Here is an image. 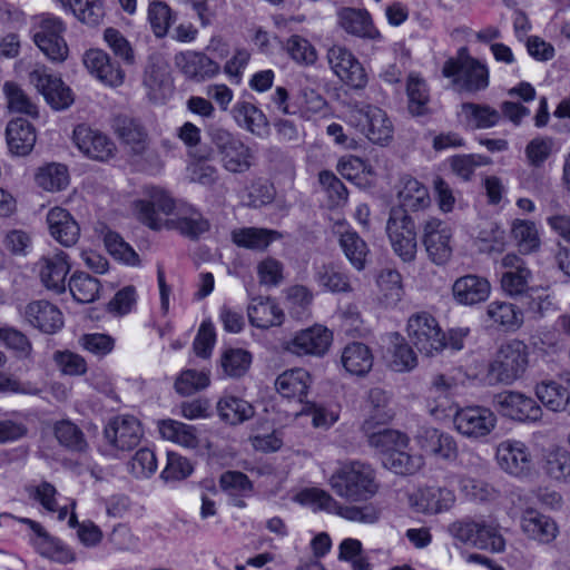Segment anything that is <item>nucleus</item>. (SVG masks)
Here are the masks:
<instances>
[{
    "label": "nucleus",
    "mask_w": 570,
    "mask_h": 570,
    "mask_svg": "<svg viewBox=\"0 0 570 570\" xmlns=\"http://www.w3.org/2000/svg\"><path fill=\"white\" fill-rule=\"evenodd\" d=\"M134 212L137 219L154 230L160 229L165 224L177 229L181 235L196 239L209 229V222L196 210L176 219L166 220L175 208L173 197L163 188L147 186L142 197L134 202Z\"/></svg>",
    "instance_id": "obj_1"
},
{
    "label": "nucleus",
    "mask_w": 570,
    "mask_h": 570,
    "mask_svg": "<svg viewBox=\"0 0 570 570\" xmlns=\"http://www.w3.org/2000/svg\"><path fill=\"white\" fill-rule=\"evenodd\" d=\"M331 489L350 502L367 501L379 491L374 469L361 461L343 464L330 478Z\"/></svg>",
    "instance_id": "obj_2"
},
{
    "label": "nucleus",
    "mask_w": 570,
    "mask_h": 570,
    "mask_svg": "<svg viewBox=\"0 0 570 570\" xmlns=\"http://www.w3.org/2000/svg\"><path fill=\"white\" fill-rule=\"evenodd\" d=\"M208 136L225 170L232 174H243L252 168L254 153L242 139L218 126L209 127Z\"/></svg>",
    "instance_id": "obj_3"
},
{
    "label": "nucleus",
    "mask_w": 570,
    "mask_h": 570,
    "mask_svg": "<svg viewBox=\"0 0 570 570\" xmlns=\"http://www.w3.org/2000/svg\"><path fill=\"white\" fill-rule=\"evenodd\" d=\"M445 78H453L460 91L475 94L485 90L489 86V70L478 59L468 55L462 48L456 58L446 60L442 68Z\"/></svg>",
    "instance_id": "obj_4"
},
{
    "label": "nucleus",
    "mask_w": 570,
    "mask_h": 570,
    "mask_svg": "<svg viewBox=\"0 0 570 570\" xmlns=\"http://www.w3.org/2000/svg\"><path fill=\"white\" fill-rule=\"evenodd\" d=\"M528 364V346L520 340H510L500 345L490 362L489 376L497 383L510 385L524 374Z\"/></svg>",
    "instance_id": "obj_5"
},
{
    "label": "nucleus",
    "mask_w": 570,
    "mask_h": 570,
    "mask_svg": "<svg viewBox=\"0 0 570 570\" xmlns=\"http://www.w3.org/2000/svg\"><path fill=\"white\" fill-rule=\"evenodd\" d=\"M66 23L50 13L41 14L32 27V39L40 51L52 62H63L69 55L65 40Z\"/></svg>",
    "instance_id": "obj_6"
},
{
    "label": "nucleus",
    "mask_w": 570,
    "mask_h": 570,
    "mask_svg": "<svg viewBox=\"0 0 570 570\" xmlns=\"http://www.w3.org/2000/svg\"><path fill=\"white\" fill-rule=\"evenodd\" d=\"M407 336L417 351L426 356L439 354L446 347V335L438 320L428 312L412 314L406 325Z\"/></svg>",
    "instance_id": "obj_7"
},
{
    "label": "nucleus",
    "mask_w": 570,
    "mask_h": 570,
    "mask_svg": "<svg viewBox=\"0 0 570 570\" xmlns=\"http://www.w3.org/2000/svg\"><path fill=\"white\" fill-rule=\"evenodd\" d=\"M348 124L373 144L385 145L393 138L391 119L383 109L373 105L355 104L348 111Z\"/></svg>",
    "instance_id": "obj_8"
},
{
    "label": "nucleus",
    "mask_w": 570,
    "mask_h": 570,
    "mask_svg": "<svg viewBox=\"0 0 570 570\" xmlns=\"http://www.w3.org/2000/svg\"><path fill=\"white\" fill-rule=\"evenodd\" d=\"M451 534L463 543L491 552H502L505 540L500 534L498 525L484 520L475 521L470 518L453 522L450 525Z\"/></svg>",
    "instance_id": "obj_9"
},
{
    "label": "nucleus",
    "mask_w": 570,
    "mask_h": 570,
    "mask_svg": "<svg viewBox=\"0 0 570 570\" xmlns=\"http://www.w3.org/2000/svg\"><path fill=\"white\" fill-rule=\"evenodd\" d=\"M386 234L395 254L403 262H412L416 255V228L404 208H391Z\"/></svg>",
    "instance_id": "obj_10"
},
{
    "label": "nucleus",
    "mask_w": 570,
    "mask_h": 570,
    "mask_svg": "<svg viewBox=\"0 0 570 570\" xmlns=\"http://www.w3.org/2000/svg\"><path fill=\"white\" fill-rule=\"evenodd\" d=\"M303 495L320 509L335 513L348 521L374 523L380 519V510L374 504H365L363 507L344 505L336 501L328 492L315 488L306 490Z\"/></svg>",
    "instance_id": "obj_11"
},
{
    "label": "nucleus",
    "mask_w": 570,
    "mask_h": 570,
    "mask_svg": "<svg viewBox=\"0 0 570 570\" xmlns=\"http://www.w3.org/2000/svg\"><path fill=\"white\" fill-rule=\"evenodd\" d=\"M455 430L470 439L489 435L497 425V415L484 406H466L455 412L453 417Z\"/></svg>",
    "instance_id": "obj_12"
},
{
    "label": "nucleus",
    "mask_w": 570,
    "mask_h": 570,
    "mask_svg": "<svg viewBox=\"0 0 570 570\" xmlns=\"http://www.w3.org/2000/svg\"><path fill=\"white\" fill-rule=\"evenodd\" d=\"M72 140L83 155L94 160L107 161L117 151L115 142L106 134L86 124L73 129Z\"/></svg>",
    "instance_id": "obj_13"
},
{
    "label": "nucleus",
    "mask_w": 570,
    "mask_h": 570,
    "mask_svg": "<svg viewBox=\"0 0 570 570\" xmlns=\"http://www.w3.org/2000/svg\"><path fill=\"white\" fill-rule=\"evenodd\" d=\"M326 57L331 69L343 82L355 89L365 87V70L348 49L335 45L327 50Z\"/></svg>",
    "instance_id": "obj_14"
},
{
    "label": "nucleus",
    "mask_w": 570,
    "mask_h": 570,
    "mask_svg": "<svg viewBox=\"0 0 570 570\" xmlns=\"http://www.w3.org/2000/svg\"><path fill=\"white\" fill-rule=\"evenodd\" d=\"M494 407L504 416L518 421H538L542 410L530 396L517 391H503L493 397Z\"/></svg>",
    "instance_id": "obj_15"
},
{
    "label": "nucleus",
    "mask_w": 570,
    "mask_h": 570,
    "mask_svg": "<svg viewBox=\"0 0 570 570\" xmlns=\"http://www.w3.org/2000/svg\"><path fill=\"white\" fill-rule=\"evenodd\" d=\"M452 229L438 218H430L423 226V244L428 256L436 265H443L452 256Z\"/></svg>",
    "instance_id": "obj_16"
},
{
    "label": "nucleus",
    "mask_w": 570,
    "mask_h": 570,
    "mask_svg": "<svg viewBox=\"0 0 570 570\" xmlns=\"http://www.w3.org/2000/svg\"><path fill=\"white\" fill-rule=\"evenodd\" d=\"M176 68L193 82H205L220 72V66L213 58L200 51L187 50L175 55Z\"/></svg>",
    "instance_id": "obj_17"
},
{
    "label": "nucleus",
    "mask_w": 570,
    "mask_h": 570,
    "mask_svg": "<svg viewBox=\"0 0 570 570\" xmlns=\"http://www.w3.org/2000/svg\"><path fill=\"white\" fill-rule=\"evenodd\" d=\"M19 315L27 324L46 334H55L63 326L61 311L45 299L32 301L20 307Z\"/></svg>",
    "instance_id": "obj_18"
},
{
    "label": "nucleus",
    "mask_w": 570,
    "mask_h": 570,
    "mask_svg": "<svg viewBox=\"0 0 570 570\" xmlns=\"http://www.w3.org/2000/svg\"><path fill=\"white\" fill-rule=\"evenodd\" d=\"M332 343V333L323 326L316 325L298 332L289 342L285 350L298 355H324Z\"/></svg>",
    "instance_id": "obj_19"
},
{
    "label": "nucleus",
    "mask_w": 570,
    "mask_h": 570,
    "mask_svg": "<svg viewBox=\"0 0 570 570\" xmlns=\"http://www.w3.org/2000/svg\"><path fill=\"white\" fill-rule=\"evenodd\" d=\"M83 65L95 78L107 86L118 87L125 80V72L119 63L101 49L86 51Z\"/></svg>",
    "instance_id": "obj_20"
},
{
    "label": "nucleus",
    "mask_w": 570,
    "mask_h": 570,
    "mask_svg": "<svg viewBox=\"0 0 570 570\" xmlns=\"http://www.w3.org/2000/svg\"><path fill=\"white\" fill-rule=\"evenodd\" d=\"M499 466L514 476H522L531 469V456L528 448L520 441L507 440L498 445L495 453Z\"/></svg>",
    "instance_id": "obj_21"
},
{
    "label": "nucleus",
    "mask_w": 570,
    "mask_h": 570,
    "mask_svg": "<svg viewBox=\"0 0 570 570\" xmlns=\"http://www.w3.org/2000/svg\"><path fill=\"white\" fill-rule=\"evenodd\" d=\"M38 266L41 283L47 289L57 294L66 291V277L70 271L67 253L56 250L51 255L43 256Z\"/></svg>",
    "instance_id": "obj_22"
},
{
    "label": "nucleus",
    "mask_w": 570,
    "mask_h": 570,
    "mask_svg": "<svg viewBox=\"0 0 570 570\" xmlns=\"http://www.w3.org/2000/svg\"><path fill=\"white\" fill-rule=\"evenodd\" d=\"M141 435L140 423L131 415L115 417L105 429L108 442L122 451H129L138 445Z\"/></svg>",
    "instance_id": "obj_23"
},
{
    "label": "nucleus",
    "mask_w": 570,
    "mask_h": 570,
    "mask_svg": "<svg viewBox=\"0 0 570 570\" xmlns=\"http://www.w3.org/2000/svg\"><path fill=\"white\" fill-rule=\"evenodd\" d=\"M47 224L51 237L60 245L71 247L77 244L80 226L67 209L51 208L47 214Z\"/></svg>",
    "instance_id": "obj_24"
},
{
    "label": "nucleus",
    "mask_w": 570,
    "mask_h": 570,
    "mask_svg": "<svg viewBox=\"0 0 570 570\" xmlns=\"http://www.w3.org/2000/svg\"><path fill=\"white\" fill-rule=\"evenodd\" d=\"M490 293V282L474 274L461 276L452 285L453 297L460 305L473 306L485 302Z\"/></svg>",
    "instance_id": "obj_25"
},
{
    "label": "nucleus",
    "mask_w": 570,
    "mask_h": 570,
    "mask_svg": "<svg viewBox=\"0 0 570 570\" xmlns=\"http://www.w3.org/2000/svg\"><path fill=\"white\" fill-rule=\"evenodd\" d=\"M385 424L372 423V421L363 422L362 431L367 438L368 444L386 455L399 448H406L409 438L396 430L383 428Z\"/></svg>",
    "instance_id": "obj_26"
},
{
    "label": "nucleus",
    "mask_w": 570,
    "mask_h": 570,
    "mask_svg": "<svg viewBox=\"0 0 570 570\" xmlns=\"http://www.w3.org/2000/svg\"><path fill=\"white\" fill-rule=\"evenodd\" d=\"M520 525L522 532L530 540L541 544L552 542L559 533V528L553 519L533 509H528L523 512Z\"/></svg>",
    "instance_id": "obj_27"
},
{
    "label": "nucleus",
    "mask_w": 570,
    "mask_h": 570,
    "mask_svg": "<svg viewBox=\"0 0 570 570\" xmlns=\"http://www.w3.org/2000/svg\"><path fill=\"white\" fill-rule=\"evenodd\" d=\"M411 501L416 511L436 514L448 511L454 504L455 495L446 488L428 487L414 493Z\"/></svg>",
    "instance_id": "obj_28"
},
{
    "label": "nucleus",
    "mask_w": 570,
    "mask_h": 570,
    "mask_svg": "<svg viewBox=\"0 0 570 570\" xmlns=\"http://www.w3.org/2000/svg\"><path fill=\"white\" fill-rule=\"evenodd\" d=\"M314 281L325 292L348 294L354 291L348 274L337 264L323 263L314 266Z\"/></svg>",
    "instance_id": "obj_29"
},
{
    "label": "nucleus",
    "mask_w": 570,
    "mask_h": 570,
    "mask_svg": "<svg viewBox=\"0 0 570 570\" xmlns=\"http://www.w3.org/2000/svg\"><path fill=\"white\" fill-rule=\"evenodd\" d=\"M338 23L350 35L371 40L382 39L366 10L343 8L338 11Z\"/></svg>",
    "instance_id": "obj_30"
},
{
    "label": "nucleus",
    "mask_w": 570,
    "mask_h": 570,
    "mask_svg": "<svg viewBox=\"0 0 570 570\" xmlns=\"http://www.w3.org/2000/svg\"><path fill=\"white\" fill-rule=\"evenodd\" d=\"M396 188L400 206L394 208H404L406 213L407 210L416 212L426 208L431 203L428 188L416 178L403 176Z\"/></svg>",
    "instance_id": "obj_31"
},
{
    "label": "nucleus",
    "mask_w": 570,
    "mask_h": 570,
    "mask_svg": "<svg viewBox=\"0 0 570 570\" xmlns=\"http://www.w3.org/2000/svg\"><path fill=\"white\" fill-rule=\"evenodd\" d=\"M416 439L425 452L439 455L445 460H454L458 456V446L453 436L435 428H421Z\"/></svg>",
    "instance_id": "obj_32"
},
{
    "label": "nucleus",
    "mask_w": 570,
    "mask_h": 570,
    "mask_svg": "<svg viewBox=\"0 0 570 570\" xmlns=\"http://www.w3.org/2000/svg\"><path fill=\"white\" fill-rule=\"evenodd\" d=\"M6 134L12 155L27 156L33 149L37 140L36 130L27 119H12L7 126Z\"/></svg>",
    "instance_id": "obj_33"
},
{
    "label": "nucleus",
    "mask_w": 570,
    "mask_h": 570,
    "mask_svg": "<svg viewBox=\"0 0 570 570\" xmlns=\"http://www.w3.org/2000/svg\"><path fill=\"white\" fill-rule=\"evenodd\" d=\"M485 322L505 331H515L523 323V314L514 304L503 301L491 302L485 309Z\"/></svg>",
    "instance_id": "obj_34"
},
{
    "label": "nucleus",
    "mask_w": 570,
    "mask_h": 570,
    "mask_svg": "<svg viewBox=\"0 0 570 570\" xmlns=\"http://www.w3.org/2000/svg\"><path fill=\"white\" fill-rule=\"evenodd\" d=\"M247 315L250 324L258 328L279 326L284 321V312L271 298H254L248 305Z\"/></svg>",
    "instance_id": "obj_35"
},
{
    "label": "nucleus",
    "mask_w": 570,
    "mask_h": 570,
    "mask_svg": "<svg viewBox=\"0 0 570 570\" xmlns=\"http://www.w3.org/2000/svg\"><path fill=\"white\" fill-rule=\"evenodd\" d=\"M282 237L274 229L243 227L232 232V240L238 246L250 250L263 252L276 239Z\"/></svg>",
    "instance_id": "obj_36"
},
{
    "label": "nucleus",
    "mask_w": 570,
    "mask_h": 570,
    "mask_svg": "<svg viewBox=\"0 0 570 570\" xmlns=\"http://www.w3.org/2000/svg\"><path fill=\"white\" fill-rule=\"evenodd\" d=\"M311 384V375L304 368H292L277 376L276 391L287 399H297L303 402Z\"/></svg>",
    "instance_id": "obj_37"
},
{
    "label": "nucleus",
    "mask_w": 570,
    "mask_h": 570,
    "mask_svg": "<svg viewBox=\"0 0 570 570\" xmlns=\"http://www.w3.org/2000/svg\"><path fill=\"white\" fill-rule=\"evenodd\" d=\"M341 362L350 374L364 376L373 366V355L367 345L353 342L344 347Z\"/></svg>",
    "instance_id": "obj_38"
},
{
    "label": "nucleus",
    "mask_w": 570,
    "mask_h": 570,
    "mask_svg": "<svg viewBox=\"0 0 570 570\" xmlns=\"http://www.w3.org/2000/svg\"><path fill=\"white\" fill-rule=\"evenodd\" d=\"M114 128L118 137L135 154H142L147 144L148 135L145 128L135 119L127 116H118L115 118Z\"/></svg>",
    "instance_id": "obj_39"
},
{
    "label": "nucleus",
    "mask_w": 570,
    "mask_h": 570,
    "mask_svg": "<svg viewBox=\"0 0 570 570\" xmlns=\"http://www.w3.org/2000/svg\"><path fill=\"white\" fill-rule=\"evenodd\" d=\"M407 109L413 116L429 114L430 90L426 81L415 72H411L406 81Z\"/></svg>",
    "instance_id": "obj_40"
},
{
    "label": "nucleus",
    "mask_w": 570,
    "mask_h": 570,
    "mask_svg": "<svg viewBox=\"0 0 570 570\" xmlns=\"http://www.w3.org/2000/svg\"><path fill=\"white\" fill-rule=\"evenodd\" d=\"M366 403L367 417L365 421H372V423H389L395 414L391 406V393L381 387H373L368 391Z\"/></svg>",
    "instance_id": "obj_41"
},
{
    "label": "nucleus",
    "mask_w": 570,
    "mask_h": 570,
    "mask_svg": "<svg viewBox=\"0 0 570 570\" xmlns=\"http://www.w3.org/2000/svg\"><path fill=\"white\" fill-rule=\"evenodd\" d=\"M233 117L238 126L257 136L267 128V119L263 111L248 101H238L233 108Z\"/></svg>",
    "instance_id": "obj_42"
},
{
    "label": "nucleus",
    "mask_w": 570,
    "mask_h": 570,
    "mask_svg": "<svg viewBox=\"0 0 570 570\" xmlns=\"http://www.w3.org/2000/svg\"><path fill=\"white\" fill-rule=\"evenodd\" d=\"M217 412L224 422L236 425L253 417L254 407L243 399L225 396L217 403Z\"/></svg>",
    "instance_id": "obj_43"
},
{
    "label": "nucleus",
    "mask_w": 570,
    "mask_h": 570,
    "mask_svg": "<svg viewBox=\"0 0 570 570\" xmlns=\"http://www.w3.org/2000/svg\"><path fill=\"white\" fill-rule=\"evenodd\" d=\"M53 433L59 444L71 452L83 453L89 444L81 429L68 420L55 424Z\"/></svg>",
    "instance_id": "obj_44"
},
{
    "label": "nucleus",
    "mask_w": 570,
    "mask_h": 570,
    "mask_svg": "<svg viewBox=\"0 0 570 570\" xmlns=\"http://www.w3.org/2000/svg\"><path fill=\"white\" fill-rule=\"evenodd\" d=\"M377 285L381 292V302L386 307H394L401 302L404 289L401 274L391 268L381 271L377 277Z\"/></svg>",
    "instance_id": "obj_45"
},
{
    "label": "nucleus",
    "mask_w": 570,
    "mask_h": 570,
    "mask_svg": "<svg viewBox=\"0 0 570 570\" xmlns=\"http://www.w3.org/2000/svg\"><path fill=\"white\" fill-rule=\"evenodd\" d=\"M340 246L355 269L363 271L365 268L370 249L356 232L347 230L341 234Z\"/></svg>",
    "instance_id": "obj_46"
},
{
    "label": "nucleus",
    "mask_w": 570,
    "mask_h": 570,
    "mask_svg": "<svg viewBox=\"0 0 570 570\" xmlns=\"http://www.w3.org/2000/svg\"><path fill=\"white\" fill-rule=\"evenodd\" d=\"M390 366L396 372L410 371L416 366V355L399 333L390 335Z\"/></svg>",
    "instance_id": "obj_47"
},
{
    "label": "nucleus",
    "mask_w": 570,
    "mask_h": 570,
    "mask_svg": "<svg viewBox=\"0 0 570 570\" xmlns=\"http://www.w3.org/2000/svg\"><path fill=\"white\" fill-rule=\"evenodd\" d=\"M159 433L164 439L185 448L194 449L198 445L196 429L179 421H163L159 424Z\"/></svg>",
    "instance_id": "obj_48"
},
{
    "label": "nucleus",
    "mask_w": 570,
    "mask_h": 570,
    "mask_svg": "<svg viewBox=\"0 0 570 570\" xmlns=\"http://www.w3.org/2000/svg\"><path fill=\"white\" fill-rule=\"evenodd\" d=\"M69 289L79 303L94 302L100 292V282L86 273H76L69 279Z\"/></svg>",
    "instance_id": "obj_49"
},
{
    "label": "nucleus",
    "mask_w": 570,
    "mask_h": 570,
    "mask_svg": "<svg viewBox=\"0 0 570 570\" xmlns=\"http://www.w3.org/2000/svg\"><path fill=\"white\" fill-rule=\"evenodd\" d=\"M67 6L79 21L88 26H98L105 17L101 0H68L63 3Z\"/></svg>",
    "instance_id": "obj_50"
},
{
    "label": "nucleus",
    "mask_w": 570,
    "mask_h": 570,
    "mask_svg": "<svg viewBox=\"0 0 570 570\" xmlns=\"http://www.w3.org/2000/svg\"><path fill=\"white\" fill-rule=\"evenodd\" d=\"M404 449L399 448L391 452L386 455L383 463L396 474H414L424 465L423 456L419 454L412 455L405 452Z\"/></svg>",
    "instance_id": "obj_51"
},
{
    "label": "nucleus",
    "mask_w": 570,
    "mask_h": 570,
    "mask_svg": "<svg viewBox=\"0 0 570 570\" xmlns=\"http://www.w3.org/2000/svg\"><path fill=\"white\" fill-rule=\"evenodd\" d=\"M340 561L351 564L352 570H371L368 558L364 554L362 542L357 539L346 538L338 546Z\"/></svg>",
    "instance_id": "obj_52"
},
{
    "label": "nucleus",
    "mask_w": 570,
    "mask_h": 570,
    "mask_svg": "<svg viewBox=\"0 0 570 570\" xmlns=\"http://www.w3.org/2000/svg\"><path fill=\"white\" fill-rule=\"evenodd\" d=\"M37 184L48 191H58L67 187L69 183L68 170L60 164L47 165L36 175Z\"/></svg>",
    "instance_id": "obj_53"
},
{
    "label": "nucleus",
    "mask_w": 570,
    "mask_h": 570,
    "mask_svg": "<svg viewBox=\"0 0 570 570\" xmlns=\"http://www.w3.org/2000/svg\"><path fill=\"white\" fill-rule=\"evenodd\" d=\"M252 363L249 352L242 348H228L220 356L223 372L230 377L243 376Z\"/></svg>",
    "instance_id": "obj_54"
},
{
    "label": "nucleus",
    "mask_w": 570,
    "mask_h": 570,
    "mask_svg": "<svg viewBox=\"0 0 570 570\" xmlns=\"http://www.w3.org/2000/svg\"><path fill=\"white\" fill-rule=\"evenodd\" d=\"M148 20L154 35L163 38L167 35L170 26L176 21V16L163 1H153L148 8Z\"/></svg>",
    "instance_id": "obj_55"
},
{
    "label": "nucleus",
    "mask_w": 570,
    "mask_h": 570,
    "mask_svg": "<svg viewBox=\"0 0 570 570\" xmlns=\"http://www.w3.org/2000/svg\"><path fill=\"white\" fill-rule=\"evenodd\" d=\"M511 233L520 252L528 254L539 248L540 239L534 223L515 219Z\"/></svg>",
    "instance_id": "obj_56"
},
{
    "label": "nucleus",
    "mask_w": 570,
    "mask_h": 570,
    "mask_svg": "<svg viewBox=\"0 0 570 570\" xmlns=\"http://www.w3.org/2000/svg\"><path fill=\"white\" fill-rule=\"evenodd\" d=\"M168 73L163 61H150L144 73V86L148 90L149 98L158 100L167 83Z\"/></svg>",
    "instance_id": "obj_57"
},
{
    "label": "nucleus",
    "mask_w": 570,
    "mask_h": 570,
    "mask_svg": "<svg viewBox=\"0 0 570 570\" xmlns=\"http://www.w3.org/2000/svg\"><path fill=\"white\" fill-rule=\"evenodd\" d=\"M544 471L557 481H570V452L561 448L550 451L546 456Z\"/></svg>",
    "instance_id": "obj_58"
},
{
    "label": "nucleus",
    "mask_w": 570,
    "mask_h": 570,
    "mask_svg": "<svg viewBox=\"0 0 570 570\" xmlns=\"http://www.w3.org/2000/svg\"><path fill=\"white\" fill-rule=\"evenodd\" d=\"M0 342L13 351L17 357L26 360L31 356L32 343L21 331L12 326L0 327Z\"/></svg>",
    "instance_id": "obj_59"
},
{
    "label": "nucleus",
    "mask_w": 570,
    "mask_h": 570,
    "mask_svg": "<svg viewBox=\"0 0 570 570\" xmlns=\"http://www.w3.org/2000/svg\"><path fill=\"white\" fill-rule=\"evenodd\" d=\"M284 49L296 63L311 66L317 60V52L314 46L298 35L291 36L286 40Z\"/></svg>",
    "instance_id": "obj_60"
},
{
    "label": "nucleus",
    "mask_w": 570,
    "mask_h": 570,
    "mask_svg": "<svg viewBox=\"0 0 570 570\" xmlns=\"http://www.w3.org/2000/svg\"><path fill=\"white\" fill-rule=\"evenodd\" d=\"M567 389L556 381H542L535 386L537 397L551 411L560 412Z\"/></svg>",
    "instance_id": "obj_61"
},
{
    "label": "nucleus",
    "mask_w": 570,
    "mask_h": 570,
    "mask_svg": "<svg viewBox=\"0 0 570 570\" xmlns=\"http://www.w3.org/2000/svg\"><path fill=\"white\" fill-rule=\"evenodd\" d=\"M105 246L110 255L128 265L136 266L139 264V256L135 249L126 243L122 237L115 233L108 232L105 235Z\"/></svg>",
    "instance_id": "obj_62"
},
{
    "label": "nucleus",
    "mask_w": 570,
    "mask_h": 570,
    "mask_svg": "<svg viewBox=\"0 0 570 570\" xmlns=\"http://www.w3.org/2000/svg\"><path fill=\"white\" fill-rule=\"evenodd\" d=\"M556 151V142L552 137H535L525 147V156L532 167H541Z\"/></svg>",
    "instance_id": "obj_63"
},
{
    "label": "nucleus",
    "mask_w": 570,
    "mask_h": 570,
    "mask_svg": "<svg viewBox=\"0 0 570 570\" xmlns=\"http://www.w3.org/2000/svg\"><path fill=\"white\" fill-rule=\"evenodd\" d=\"M318 181L326 191L332 207L343 206L347 202L348 193L345 185L332 171H321Z\"/></svg>",
    "instance_id": "obj_64"
}]
</instances>
